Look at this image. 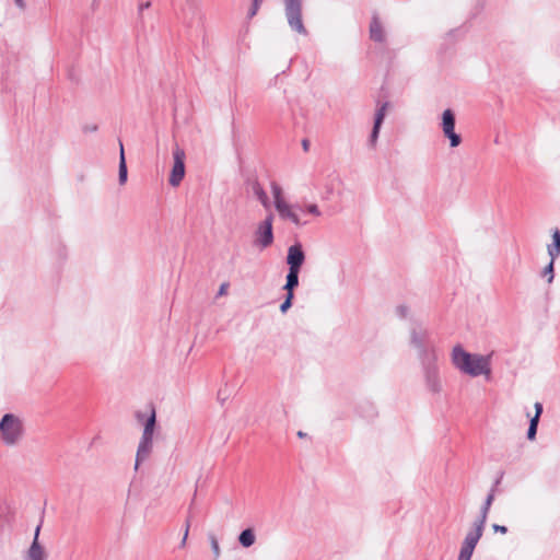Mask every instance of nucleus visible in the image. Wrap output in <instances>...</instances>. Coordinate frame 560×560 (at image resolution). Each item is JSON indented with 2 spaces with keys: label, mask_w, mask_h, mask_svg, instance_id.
<instances>
[{
  "label": "nucleus",
  "mask_w": 560,
  "mask_h": 560,
  "mask_svg": "<svg viewBox=\"0 0 560 560\" xmlns=\"http://www.w3.org/2000/svg\"><path fill=\"white\" fill-rule=\"evenodd\" d=\"M452 363L460 372L468 374L472 377L479 375H490V357L481 354H471L457 345L452 351Z\"/></svg>",
  "instance_id": "f257e3e1"
},
{
  "label": "nucleus",
  "mask_w": 560,
  "mask_h": 560,
  "mask_svg": "<svg viewBox=\"0 0 560 560\" xmlns=\"http://www.w3.org/2000/svg\"><path fill=\"white\" fill-rule=\"evenodd\" d=\"M24 435L22 420L13 415L5 413L0 420V442L5 446H15Z\"/></svg>",
  "instance_id": "f03ea898"
},
{
  "label": "nucleus",
  "mask_w": 560,
  "mask_h": 560,
  "mask_svg": "<svg viewBox=\"0 0 560 560\" xmlns=\"http://www.w3.org/2000/svg\"><path fill=\"white\" fill-rule=\"evenodd\" d=\"M303 0H284V13L290 28L298 34L307 35L302 19Z\"/></svg>",
  "instance_id": "7ed1b4c3"
},
{
  "label": "nucleus",
  "mask_w": 560,
  "mask_h": 560,
  "mask_svg": "<svg viewBox=\"0 0 560 560\" xmlns=\"http://www.w3.org/2000/svg\"><path fill=\"white\" fill-rule=\"evenodd\" d=\"M273 215L269 213L265 220L259 222L254 232V245L259 249H265L273 243Z\"/></svg>",
  "instance_id": "20e7f679"
},
{
  "label": "nucleus",
  "mask_w": 560,
  "mask_h": 560,
  "mask_svg": "<svg viewBox=\"0 0 560 560\" xmlns=\"http://www.w3.org/2000/svg\"><path fill=\"white\" fill-rule=\"evenodd\" d=\"M442 130L444 136L450 140V145L456 148L462 143V137L455 132V114L447 108L442 114Z\"/></svg>",
  "instance_id": "39448f33"
},
{
  "label": "nucleus",
  "mask_w": 560,
  "mask_h": 560,
  "mask_svg": "<svg viewBox=\"0 0 560 560\" xmlns=\"http://www.w3.org/2000/svg\"><path fill=\"white\" fill-rule=\"evenodd\" d=\"M185 151L176 145L173 151L174 164L168 179L173 187L178 186L185 176Z\"/></svg>",
  "instance_id": "423d86ee"
},
{
  "label": "nucleus",
  "mask_w": 560,
  "mask_h": 560,
  "mask_svg": "<svg viewBox=\"0 0 560 560\" xmlns=\"http://www.w3.org/2000/svg\"><path fill=\"white\" fill-rule=\"evenodd\" d=\"M485 525L486 524L479 523L477 521L474 522V528L466 534L459 552L472 556L474 550L483 534Z\"/></svg>",
  "instance_id": "0eeeda50"
},
{
  "label": "nucleus",
  "mask_w": 560,
  "mask_h": 560,
  "mask_svg": "<svg viewBox=\"0 0 560 560\" xmlns=\"http://www.w3.org/2000/svg\"><path fill=\"white\" fill-rule=\"evenodd\" d=\"M296 209L301 210L300 206H291L288 202H277L276 210L278 211L279 215L283 220L291 221L294 225L301 226L305 224L306 222H301L300 217L296 213Z\"/></svg>",
  "instance_id": "6e6552de"
},
{
  "label": "nucleus",
  "mask_w": 560,
  "mask_h": 560,
  "mask_svg": "<svg viewBox=\"0 0 560 560\" xmlns=\"http://www.w3.org/2000/svg\"><path fill=\"white\" fill-rule=\"evenodd\" d=\"M136 419L139 422L143 423L142 435L143 436H152L153 438V435H154V428H155V424H156V412H155L154 406L150 405V413H149V416H145L141 411H137L136 412Z\"/></svg>",
  "instance_id": "1a4fd4ad"
},
{
  "label": "nucleus",
  "mask_w": 560,
  "mask_h": 560,
  "mask_svg": "<svg viewBox=\"0 0 560 560\" xmlns=\"http://www.w3.org/2000/svg\"><path fill=\"white\" fill-rule=\"evenodd\" d=\"M304 260L305 255L300 243L289 247L287 255V264L289 265V269L300 270Z\"/></svg>",
  "instance_id": "9d476101"
},
{
  "label": "nucleus",
  "mask_w": 560,
  "mask_h": 560,
  "mask_svg": "<svg viewBox=\"0 0 560 560\" xmlns=\"http://www.w3.org/2000/svg\"><path fill=\"white\" fill-rule=\"evenodd\" d=\"M152 450L153 438L142 435L137 448L135 469H138L139 465L150 457Z\"/></svg>",
  "instance_id": "9b49d317"
},
{
  "label": "nucleus",
  "mask_w": 560,
  "mask_h": 560,
  "mask_svg": "<svg viewBox=\"0 0 560 560\" xmlns=\"http://www.w3.org/2000/svg\"><path fill=\"white\" fill-rule=\"evenodd\" d=\"M388 106H389V103L385 102V103H383L376 109L373 129H372V132H371V136H370V139H369L370 145L373 147V148L375 147V144L377 142L380 130H381V126H382V124L384 121V118L386 116V112H387Z\"/></svg>",
  "instance_id": "f8f14e48"
},
{
  "label": "nucleus",
  "mask_w": 560,
  "mask_h": 560,
  "mask_svg": "<svg viewBox=\"0 0 560 560\" xmlns=\"http://www.w3.org/2000/svg\"><path fill=\"white\" fill-rule=\"evenodd\" d=\"M40 525L35 529L34 539L31 547L27 550L26 560H45L46 552L38 541Z\"/></svg>",
  "instance_id": "ddd939ff"
},
{
  "label": "nucleus",
  "mask_w": 560,
  "mask_h": 560,
  "mask_svg": "<svg viewBox=\"0 0 560 560\" xmlns=\"http://www.w3.org/2000/svg\"><path fill=\"white\" fill-rule=\"evenodd\" d=\"M425 365V381L427 386L432 393H439L441 390V382L439 378L438 370L434 365L423 363Z\"/></svg>",
  "instance_id": "4468645a"
},
{
  "label": "nucleus",
  "mask_w": 560,
  "mask_h": 560,
  "mask_svg": "<svg viewBox=\"0 0 560 560\" xmlns=\"http://www.w3.org/2000/svg\"><path fill=\"white\" fill-rule=\"evenodd\" d=\"M385 31L376 13L372 15L370 23V38L376 43L385 42Z\"/></svg>",
  "instance_id": "2eb2a0df"
},
{
  "label": "nucleus",
  "mask_w": 560,
  "mask_h": 560,
  "mask_svg": "<svg viewBox=\"0 0 560 560\" xmlns=\"http://www.w3.org/2000/svg\"><path fill=\"white\" fill-rule=\"evenodd\" d=\"M427 334L425 332H418L416 330H412L411 332V343L419 350L420 357L422 362L424 363L428 358V351L424 347V340H425Z\"/></svg>",
  "instance_id": "dca6fc26"
},
{
  "label": "nucleus",
  "mask_w": 560,
  "mask_h": 560,
  "mask_svg": "<svg viewBox=\"0 0 560 560\" xmlns=\"http://www.w3.org/2000/svg\"><path fill=\"white\" fill-rule=\"evenodd\" d=\"M493 490H490L481 509H480V513H479V516L478 518L476 520L477 522L479 523H482V524H486L487 523V518H488V514H489V511H490V508L493 503Z\"/></svg>",
  "instance_id": "f3484780"
},
{
  "label": "nucleus",
  "mask_w": 560,
  "mask_h": 560,
  "mask_svg": "<svg viewBox=\"0 0 560 560\" xmlns=\"http://www.w3.org/2000/svg\"><path fill=\"white\" fill-rule=\"evenodd\" d=\"M252 191L253 194L256 196V198L260 201V203L265 207V208H269L270 203H269V198L267 196V192L265 191V189L262 188V186L257 182V180H254L252 183Z\"/></svg>",
  "instance_id": "a211bd4d"
},
{
  "label": "nucleus",
  "mask_w": 560,
  "mask_h": 560,
  "mask_svg": "<svg viewBox=\"0 0 560 560\" xmlns=\"http://www.w3.org/2000/svg\"><path fill=\"white\" fill-rule=\"evenodd\" d=\"M127 165H126V159L124 153V147L120 142V156H119V168H118V180L120 185H124L127 182Z\"/></svg>",
  "instance_id": "6ab92c4d"
},
{
  "label": "nucleus",
  "mask_w": 560,
  "mask_h": 560,
  "mask_svg": "<svg viewBox=\"0 0 560 560\" xmlns=\"http://www.w3.org/2000/svg\"><path fill=\"white\" fill-rule=\"evenodd\" d=\"M238 541L245 548L253 546L255 542L254 532L250 528L244 529L238 536Z\"/></svg>",
  "instance_id": "aec40b11"
},
{
  "label": "nucleus",
  "mask_w": 560,
  "mask_h": 560,
  "mask_svg": "<svg viewBox=\"0 0 560 560\" xmlns=\"http://www.w3.org/2000/svg\"><path fill=\"white\" fill-rule=\"evenodd\" d=\"M271 190L275 199V208H277V202H287L282 197L281 187L276 182L271 183Z\"/></svg>",
  "instance_id": "412c9836"
},
{
  "label": "nucleus",
  "mask_w": 560,
  "mask_h": 560,
  "mask_svg": "<svg viewBox=\"0 0 560 560\" xmlns=\"http://www.w3.org/2000/svg\"><path fill=\"white\" fill-rule=\"evenodd\" d=\"M299 272L300 270L289 269L287 275L288 285H294L295 288L299 285Z\"/></svg>",
  "instance_id": "4be33fe9"
},
{
  "label": "nucleus",
  "mask_w": 560,
  "mask_h": 560,
  "mask_svg": "<svg viewBox=\"0 0 560 560\" xmlns=\"http://www.w3.org/2000/svg\"><path fill=\"white\" fill-rule=\"evenodd\" d=\"M553 266H555V262H552V260H550L549 264L544 268V270L541 272L542 277H547L548 283H551L555 278Z\"/></svg>",
  "instance_id": "5701e85b"
},
{
  "label": "nucleus",
  "mask_w": 560,
  "mask_h": 560,
  "mask_svg": "<svg viewBox=\"0 0 560 560\" xmlns=\"http://www.w3.org/2000/svg\"><path fill=\"white\" fill-rule=\"evenodd\" d=\"M538 422L539 421H537V418H532L530 419L529 427H528V430H527V439L528 440H534L535 439L536 433H537Z\"/></svg>",
  "instance_id": "b1692460"
},
{
  "label": "nucleus",
  "mask_w": 560,
  "mask_h": 560,
  "mask_svg": "<svg viewBox=\"0 0 560 560\" xmlns=\"http://www.w3.org/2000/svg\"><path fill=\"white\" fill-rule=\"evenodd\" d=\"M209 540H210L211 549L214 555V560H217L220 557V546H219L218 539L215 538L214 535H209Z\"/></svg>",
  "instance_id": "393cba45"
},
{
  "label": "nucleus",
  "mask_w": 560,
  "mask_h": 560,
  "mask_svg": "<svg viewBox=\"0 0 560 560\" xmlns=\"http://www.w3.org/2000/svg\"><path fill=\"white\" fill-rule=\"evenodd\" d=\"M293 298H294L293 294L285 295L284 301L280 305V312L281 313H287V311L292 306Z\"/></svg>",
  "instance_id": "a878e982"
},
{
  "label": "nucleus",
  "mask_w": 560,
  "mask_h": 560,
  "mask_svg": "<svg viewBox=\"0 0 560 560\" xmlns=\"http://www.w3.org/2000/svg\"><path fill=\"white\" fill-rule=\"evenodd\" d=\"M548 255L550 256V260L555 262L556 258L560 256V247L548 245Z\"/></svg>",
  "instance_id": "bb28decb"
},
{
  "label": "nucleus",
  "mask_w": 560,
  "mask_h": 560,
  "mask_svg": "<svg viewBox=\"0 0 560 560\" xmlns=\"http://www.w3.org/2000/svg\"><path fill=\"white\" fill-rule=\"evenodd\" d=\"M190 522H191V516L188 515L187 518H186V522H185L184 537H183L182 542H180L182 547H184L186 545V540H187L189 528H190Z\"/></svg>",
  "instance_id": "cd10ccee"
},
{
  "label": "nucleus",
  "mask_w": 560,
  "mask_h": 560,
  "mask_svg": "<svg viewBox=\"0 0 560 560\" xmlns=\"http://www.w3.org/2000/svg\"><path fill=\"white\" fill-rule=\"evenodd\" d=\"M305 211L310 214H313L315 217H319L322 214L319 208L317 205L313 203V205H308L305 207Z\"/></svg>",
  "instance_id": "c85d7f7f"
},
{
  "label": "nucleus",
  "mask_w": 560,
  "mask_h": 560,
  "mask_svg": "<svg viewBox=\"0 0 560 560\" xmlns=\"http://www.w3.org/2000/svg\"><path fill=\"white\" fill-rule=\"evenodd\" d=\"M261 2H262V0H253L252 8L248 12L249 18H253L254 15H256Z\"/></svg>",
  "instance_id": "c756f323"
},
{
  "label": "nucleus",
  "mask_w": 560,
  "mask_h": 560,
  "mask_svg": "<svg viewBox=\"0 0 560 560\" xmlns=\"http://www.w3.org/2000/svg\"><path fill=\"white\" fill-rule=\"evenodd\" d=\"M396 313L400 318H406L408 315V308L405 305H399L396 307Z\"/></svg>",
  "instance_id": "7c9ffc66"
},
{
  "label": "nucleus",
  "mask_w": 560,
  "mask_h": 560,
  "mask_svg": "<svg viewBox=\"0 0 560 560\" xmlns=\"http://www.w3.org/2000/svg\"><path fill=\"white\" fill-rule=\"evenodd\" d=\"M553 243L551 245L560 247V232L559 230H555L552 234Z\"/></svg>",
  "instance_id": "2f4dec72"
},
{
  "label": "nucleus",
  "mask_w": 560,
  "mask_h": 560,
  "mask_svg": "<svg viewBox=\"0 0 560 560\" xmlns=\"http://www.w3.org/2000/svg\"><path fill=\"white\" fill-rule=\"evenodd\" d=\"M542 413V405L540 402L535 404V416L533 418H537V421H539V418Z\"/></svg>",
  "instance_id": "473e14b6"
},
{
  "label": "nucleus",
  "mask_w": 560,
  "mask_h": 560,
  "mask_svg": "<svg viewBox=\"0 0 560 560\" xmlns=\"http://www.w3.org/2000/svg\"><path fill=\"white\" fill-rule=\"evenodd\" d=\"M492 528L495 533H501V534H506L508 533V527L506 526H503V525H499V524H493L492 525Z\"/></svg>",
  "instance_id": "72a5a7b5"
},
{
  "label": "nucleus",
  "mask_w": 560,
  "mask_h": 560,
  "mask_svg": "<svg viewBox=\"0 0 560 560\" xmlns=\"http://www.w3.org/2000/svg\"><path fill=\"white\" fill-rule=\"evenodd\" d=\"M294 289L295 287L294 285H288V283L285 282L284 287H283V290L287 291V295H290V294H293L294 295Z\"/></svg>",
  "instance_id": "f704fd0d"
},
{
  "label": "nucleus",
  "mask_w": 560,
  "mask_h": 560,
  "mask_svg": "<svg viewBox=\"0 0 560 560\" xmlns=\"http://www.w3.org/2000/svg\"><path fill=\"white\" fill-rule=\"evenodd\" d=\"M14 3L20 10H25L26 8V3L24 0H14Z\"/></svg>",
  "instance_id": "c9c22d12"
},
{
  "label": "nucleus",
  "mask_w": 560,
  "mask_h": 560,
  "mask_svg": "<svg viewBox=\"0 0 560 560\" xmlns=\"http://www.w3.org/2000/svg\"><path fill=\"white\" fill-rule=\"evenodd\" d=\"M84 132H94L97 130V126L96 125H93V126H85L83 128Z\"/></svg>",
  "instance_id": "e433bc0d"
},
{
  "label": "nucleus",
  "mask_w": 560,
  "mask_h": 560,
  "mask_svg": "<svg viewBox=\"0 0 560 560\" xmlns=\"http://www.w3.org/2000/svg\"><path fill=\"white\" fill-rule=\"evenodd\" d=\"M150 5H151V2H150V1H148V2H145V3H141V4L139 5V11H140V12H142L143 10L149 9V8H150Z\"/></svg>",
  "instance_id": "4c0bfd02"
},
{
  "label": "nucleus",
  "mask_w": 560,
  "mask_h": 560,
  "mask_svg": "<svg viewBox=\"0 0 560 560\" xmlns=\"http://www.w3.org/2000/svg\"><path fill=\"white\" fill-rule=\"evenodd\" d=\"M471 556L459 552L457 560H470Z\"/></svg>",
  "instance_id": "58836bf2"
},
{
  "label": "nucleus",
  "mask_w": 560,
  "mask_h": 560,
  "mask_svg": "<svg viewBox=\"0 0 560 560\" xmlns=\"http://www.w3.org/2000/svg\"><path fill=\"white\" fill-rule=\"evenodd\" d=\"M228 287V284L223 283L221 287H220V291L219 293L220 294H223L225 292V288Z\"/></svg>",
  "instance_id": "ea45409f"
},
{
  "label": "nucleus",
  "mask_w": 560,
  "mask_h": 560,
  "mask_svg": "<svg viewBox=\"0 0 560 560\" xmlns=\"http://www.w3.org/2000/svg\"><path fill=\"white\" fill-rule=\"evenodd\" d=\"M302 144H303L304 150L308 149V141L307 140H303Z\"/></svg>",
  "instance_id": "a19ab883"
},
{
  "label": "nucleus",
  "mask_w": 560,
  "mask_h": 560,
  "mask_svg": "<svg viewBox=\"0 0 560 560\" xmlns=\"http://www.w3.org/2000/svg\"><path fill=\"white\" fill-rule=\"evenodd\" d=\"M501 478H502V475L495 480V482L493 483L494 487H498L501 482Z\"/></svg>",
  "instance_id": "79ce46f5"
},
{
  "label": "nucleus",
  "mask_w": 560,
  "mask_h": 560,
  "mask_svg": "<svg viewBox=\"0 0 560 560\" xmlns=\"http://www.w3.org/2000/svg\"><path fill=\"white\" fill-rule=\"evenodd\" d=\"M305 435H306V434H305L304 432H302V431H299V432H298V436H299V438H304Z\"/></svg>",
  "instance_id": "37998d69"
},
{
  "label": "nucleus",
  "mask_w": 560,
  "mask_h": 560,
  "mask_svg": "<svg viewBox=\"0 0 560 560\" xmlns=\"http://www.w3.org/2000/svg\"><path fill=\"white\" fill-rule=\"evenodd\" d=\"M497 488L498 487H494V485H493L492 488L490 489V490H493V498L495 497Z\"/></svg>",
  "instance_id": "c03bdc74"
},
{
  "label": "nucleus",
  "mask_w": 560,
  "mask_h": 560,
  "mask_svg": "<svg viewBox=\"0 0 560 560\" xmlns=\"http://www.w3.org/2000/svg\"><path fill=\"white\" fill-rule=\"evenodd\" d=\"M218 396H220L221 402H224L223 396H221V393H218Z\"/></svg>",
  "instance_id": "a18cd8bd"
},
{
  "label": "nucleus",
  "mask_w": 560,
  "mask_h": 560,
  "mask_svg": "<svg viewBox=\"0 0 560 560\" xmlns=\"http://www.w3.org/2000/svg\"><path fill=\"white\" fill-rule=\"evenodd\" d=\"M218 396H220L221 402H224L223 396H221V393H218Z\"/></svg>",
  "instance_id": "49530a36"
},
{
  "label": "nucleus",
  "mask_w": 560,
  "mask_h": 560,
  "mask_svg": "<svg viewBox=\"0 0 560 560\" xmlns=\"http://www.w3.org/2000/svg\"><path fill=\"white\" fill-rule=\"evenodd\" d=\"M218 396H220L221 402H224L223 396H221V393H218Z\"/></svg>",
  "instance_id": "de8ad7c7"
},
{
  "label": "nucleus",
  "mask_w": 560,
  "mask_h": 560,
  "mask_svg": "<svg viewBox=\"0 0 560 560\" xmlns=\"http://www.w3.org/2000/svg\"><path fill=\"white\" fill-rule=\"evenodd\" d=\"M195 497H196V494L194 495V499L191 500V505L195 503Z\"/></svg>",
  "instance_id": "09e8293b"
}]
</instances>
